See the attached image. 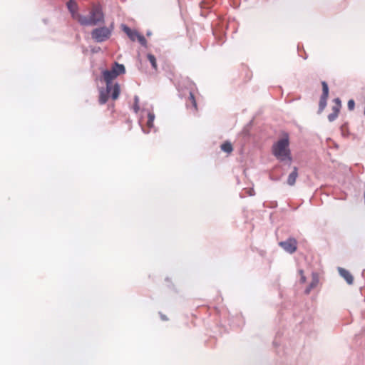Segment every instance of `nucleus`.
I'll return each instance as SVG.
<instances>
[{
    "instance_id": "1",
    "label": "nucleus",
    "mask_w": 365,
    "mask_h": 365,
    "mask_svg": "<svg viewBox=\"0 0 365 365\" xmlns=\"http://www.w3.org/2000/svg\"><path fill=\"white\" fill-rule=\"evenodd\" d=\"M116 76L113 73L108 69L102 71V77L101 81L106 83V88H101L99 89V103L101 105L105 104L109 98L115 101L118 98L120 93V84L118 82L113 83V79Z\"/></svg>"
},
{
    "instance_id": "2",
    "label": "nucleus",
    "mask_w": 365,
    "mask_h": 365,
    "mask_svg": "<svg viewBox=\"0 0 365 365\" xmlns=\"http://www.w3.org/2000/svg\"><path fill=\"white\" fill-rule=\"evenodd\" d=\"M289 146V136L286 133L284 138H280L272 145V151L277 160L290 165L292 162V157Z\"/></svg>"
},
{
    "instance_id": "3",
    "label": "nucleus",
    "mask_w": 365,
    "mask_h": 365,
    "mask_svg": "<svg viewBox=\"0 0 365 365\" xmlns=\"http://www.w3.org/2000/svg\"><path fill=\"white\" fill-rule=\"evenodd\" d=\"M79 24L83 26H96L105 23V15L101 4L93 6L90 16L79 15Z\"/></svg>"
},
{
    "instance_id": "4",
    "label": "nucleus",
    "mask_w": 365,
    "mask_h": 365,
    "mask_svg": "<svg viewBox=\"0 0 365 365\" xmlns=\"http://www.w3.org/2000/svg\"><path fill=\"white\" fill-rule=\"evenodd\" d=\"M114 29L113 23L109 26H99L92 30L91 35L92 39L96 43H102L108 40Z\"/></svg>"
},
{
    "instance_id": "5",
    "label": "nucleus",
    "mask_w": 365,
    "mask_h": 365,
    "mask_svg": "<svg viewBox=\"0 0 365 365\" xmlns=\"http://www.w3.org/2000/svg\"><path fill=\"white\" fill-rule=\"evenodd\" d=\"M322 93L320 96L319 102V109L318 113H321L324 109L326 108L327 104V98L329 97V86L327 83L324 81H322Z\"/></svg>"
},
{
    "instance_id": "6",
    "label": "nucleus",
    "mask_w": 365,
    "mask_h": 365,
    "mask_svg": "<svg viewBox=\"0 0 365 365\" xmlns=\"http://www.w3.org/2000/svg\"><path fill=\"white\" fill-rule=\"evenodd\" d=\"M279 245L289 254L294 253L297 249V242L293 237H289L284 241L279 242Z\"/></svg>"
},
{
    "instance_id": "7",
    "label": "nucleus",
    "mask_w": 365,
    "mask_h": 365,
    "mask_svg": "<svg viewBox=\"0 0 365 365\" xmlns=\"http://www.w3.org/2000/svg\"><path fill=\"white\" fill-rule=\"evenodd\" d=\"M182 82L185 84V88L189 93V100L191 102V104L192 107L195 109H197V102L193 93V88L195 86V84L193 82H192L188 78H186L182 81Z\"/></svg>"
},
{
    "instance_id": "8",
    "label": "nucleus",
    "mask_w": 365,
    "mask_h": 365,
    "mask_svg": "<svg viewBox=\"0 0 365 365\" xmlns=\"http://www.w3.org/2000/svg\"><path fill=\"white\" fill-rule=\"evenodd\" d=\"M338 271L341 277H343L348 284H352L354 282V277L349 271L347 269L338 267Z\"/></svg>"
},
{
    "instance_id": "9",
    "label": "nucleus",
    "mask_w": 365,
    "mask_h": 365,
    "mask_svg": "<svg viewBox=\"0 0 365 365\" xmlns=\"http://www.w3.org/2000/svg\"><path fill=\"white\" fill-rule=\"evenodd\" d=\"M110 71L115 74L116 78L125 73V67L123 64L119 63L118 62H114L112 65Z\"/></svg>"
},
{
    "instance_id": "10",
    "label": "nucleus",
    "mask_w": 365,
    "mask_h": 365,
    "mask_svg": "<svg viewBox=\"0 0 365 365\" xmlns=\"http://www.w3.org/2000/svg\"><path fill=\"white\" fill-rule=\"evenodd\" d=\"M122 30L125 33V34L128 36V38L132 41H135L136 40V37L138 36V34H139L138 31L136 30L131 29L129 26H128L125 24L121 25Z\"/></svg>"
},
{
    "instance_id": "11",
    "label": "nucleus",
    "mask_w": 365,
    "mask_h": 365,
    "mask_svg": "<svg viewBox=\"0 0 365 365\" xmlns=\"http://www.w3.org/2000/svg\"><path fill=\"white\" fill-rule=\"evenodd\" d=\"M319 283V277L317 273H312V279L310 284L308 287L304 289V294H309L312 289H314Z\"/></svg>"
},
{
    "instance_id": "12",
    "label": "nucleus",
    "mask_w": 365,
    "mask_h": 365,
    "mask_svg": "<svg viewBox=\"0 0 365 365\" xmlns=\"http://www.w3.org/2000/svg\"><path fill=\"white\" fill-rule=\"evenodd\" d=\"M298 176V168L294 166L293 170L289 173L287 178V184L290 186H293L296 182V179Z\"/></svg>"
},
{
    "instance_id": "13",
    "label": "nucleus",
    "mask_w": 365,
    "mask_h": 365,
    "mask_svg": "<svg viewBox=\"0 0 365 365\" xmlns=\"http://www.w3.org/2000/svg\"><path fill=\"white\" fill-rule=\"evenodd\" d=\"M221 150L227 153H230L233 150L231 143L227 141L221 145Z\"/></svg>"
},
{
    "instance_id": "14",
    "label": "nucleus",
    "mask_w": 365,
    "mask_h": 365,
    "mask_svg": "<svg viewBox=\"0 0 365 365\" xmlns=\"http://www.w3.org/2000/svg\"><path fill=\"white\" fill-rule=\"evenodd\" d=\"M147 58L149 62L150 63L152 68L155 70H157L158 65L155 56L152 53H148Z\"/></svg>"
},
{
    "instance_id": "15",
    "label": "nucleus",
    "mask_w": 365,
    "mask_h": 365,
    "mask_svg": "<svg viewBox=\"0 0 365 365\" xmlns=\"http://www.w3.org/2000/svg\"><path fill=\"white\" fill-rule=\"evenodd\" d=\"M155 115L153 112L148 113V121H147V127L150 129L153 128V121L155 120Z\"/></svg>"
},
{
    "instance_id": "16",
    "label": "nucleus",
    "mask_w": 365,
    "mask_h": 365,
    "mask_svg": "<svg viewBox=\"0 0 365 365\" xmlns=\"http://www.w3.org/2000/svg\"><path fill=\"white\" fill-rule=\"evenodd\" d=\"M66 6L69 11H72V10L78 9V4H77L76 1L74 0H69L66 3Z\"/></svg>"
},
{
    "instance_id": "17",
    "label": "nucleus",
    "mask_w": 365,
    "mask_h": 365,
    "mask_svg": "<svg viewBox=\"0 0 365 365\" xmlns=\"http://www.w3.org/2000/svg\"><path fill=\"white\" fill-rule=\"evenodd\" d=\"M133 109L135 113H138V111L140 110L139 97L137 95L134 96V103L133 106Z\"/></svg>"
},
{
    "instance_id": "18",
    "label": "nucleus",
    "mask_w": 365,
    "mask_h": 365,
    "mask_svg": "<svg viewBox=\"0 0 365 365\" xmlns=\"http://www.w3.org/2000/svg\"><path fill=\"white\" fill-rule=\"evenodd\" d=\"M136 39L138 41L141 46L143 47H147V40L143 35L139 33L136 37Z\"/></svg>"
},
{
    "instance_id": "19",
    "label": "nucleus",
    "mask_w": 365,
    "mask_h": 365,
    "mask_svg": "<svg viewBox=\"0 0 365 365\" xmlns=\"http://www.w3.org/2000/svg\"><path fill=\"white\" fill-rule=\"evenodd\" d=\"M347 107L349 110H353L355 108V101L353 99L349 100Z\"/></svg>"
},
{
    "instance_id": "20",
    "label": "nucleus",
    "mask_w": 365,
    "mask_h": 365,
    "mask_svg": "<svg viewBox=\"0 0 365 365\" xmlns=\"http://www.w3.org/2000/svg\"><path fill=\"white\" fill-rule=\"evenodd\" d=\"M339 115L336 114V113H331L330 114L328 115V120L329 122H333L334 121L337 117H338Z\"/></svg>"
},
{
    "instance_id": "21",
    "label": "nucleus",
    "mask_w": 365,
    "mask_h": 365,
    "mask_svg": "<svg viewBox=\"0 0 365 365\" xmlns=\"http://www.w3.org/2000/svg\"><path fill=\"white\" fill-rule=\"evenodd\" d=\"M71 13V15L73 19H76L78 22L79 23V15H81V14H78L76 12V10H72V11H69Z\"/></svg>"
},
{
    "instance_id": "22",
    "label": "nucleus",
    "mask_w": 365,
    "mask_h": 365,
    "mask_svg": "<svg viewBox=\"0 0 365 365\" xmlns=\"http://www.w3.org/2000/svg\"><path fill=\"white\" fill-rule=\"evenodd\" d=\"M341 108V107H339V106H334L332 107V113L339 115Z\"/></svg>"
},
{
    "instance_id": "23",
    "label": "nucleus",
    "mask_w": 365,
    "mask_h": 365,
    "mask_svg": "<svg viewBox=\"0 0 365 365\" xmlns=\"http://www.w3.org/2000/svg\"><path fill=\"white\" fill-rule=\"evenodd\" d=\"M334 102L335 103V106H339V107H341V102L339 98H336L334 99Z\"/></svg>"
},
{
    "instance_id": "24",
    "label": "nucleus",
    "mask_w": 365,
    "mask_h": 365,
    "mask_svg": "<svg viewBox=\"0 0 365 365\" xmlns=\"http://www.w3.org/2000/svg\"><path fill=\"white\" fill-rule=\"evenodd\" d=\"M91 52L93 53H96L98 52H99L101 51V48L100 47H93L91 49Z\"/></svg>"
},
{
    "instance_id": "25",
    "label": "nucleus",
    "mask_w": 365,
    "mask_h": 365,
    "mask_svg": "<svg viewBox=\"0 0 365 365\" xmlns=\"http://www.w3.org/2000/svg\"><path fill=\"white\" fill-rule=\"evenodd\" d=\"M278 336H279V334H277V336H276L275 339H274V341H273V345H274V346H279V342L277 341V337H278Z\"/></svg>"
},
{
    "instance_id": "26",
    "label": "nucleus",
    "mask_w": 365,
    "mask_h": 365,
    "mask_svg": "<svg viewBox=\"0 0 365 365\" xmlns=\"http://www.w3.org/2000/svg\"><path fill=\"white\" fill-rule=\"evenodd\" d=\"M159 314H160V319L163 321H168V317L165 314H163L162 312H159Z\"/></svg>"
},
{
    "instance_id": "27",
    "label": "nucleus",
    "mask_w": 365,
    "mask_h": 365,
    "mask_svg": "<svg viewBox=\"0 0 365 365\" xmlns=\"http://www.w3.org/2000/svg\"><path fill=\"white\" fill-rule=\"evenodd\" d=\"M306 282V277L304 275L300 276V282L304 283Z\"/></svg>"
},
{
    "instance_id": "28",
    "label": "nucleus",
    "mask_w": 365,
    "mask_h": 365,
    "mask_svg": "<svg viewBox=\"0 0 365 365\" xmlns=\"http://www.w3.org/2000/svg\"><path fill=\"white\" fill-rule=\"evenodd\" d=\"M142 131L145 134H148L150 133V130H147L143 127H142Z\"/></svg>"
},
{
    "instance_id": "29",
    "label": "nucleus",
    "mask_w": 365,
    "mask_h": 365,
    "mask_svg": "<svg viewBox=\"0 0 365 365\" xmlns=\"http://www.w3.org/2000/svg\"><path fill=\"white\" fill-rule=\"evenodd\" d=\"M299 274H300V276L304 275V271L302 269H299Z\"/></svg>"
},
{
    "instance_id": "30",
    "label": "nucleus",
    "mask_w": 365,
    "mask_h": 365,
    "mask_svg": "<svg viewBox=\"0 0 365 365\" xmlns=\"http://www.w3.org/2000/svg\"><path fill=\"white\" fill-rule=\"evenodd\" d=\"M180 88H181V83H179L178 86V89L179 91H180Z\"/></svg>"
},
{
    "instance_id": "31",
    "label": "nucleus",
    "mask_w": 365,
    "mask_h": 365,
    "mask_svg": "<svg viewBox=\"0 0 365 365\" xmlns=\"http://www.w3.org/2000/svg\"><path fill=\"white\" fill-rule=\"evenodd\" d=\"M151 34H152V33H151L150 31H148L147 33H146L147 36H150Z\"/></svg>"
},
{
    "instance_id": "32",
    "label": "nucleus",
    "mask_w": 365,
    "mask_h": 365,
    "mask_svg": "<svg viewBox=\"0 0 365 365\" xmlns=\"http://www.w3.org/2000/svg\"><path fill=\"white\" fill-rule=\"evenodd\" d=\"M307 56H305L304 57V59H307Z\"/></svg>"
}]
</instances>
